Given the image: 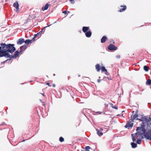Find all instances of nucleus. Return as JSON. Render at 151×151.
<instances>
[{"instance_id":"72a5a7b5","label":"nucleus","mask_w":151,"mask_h":151,"mask_svg":"<svg viewBox=\"0 0 151 151\" xmlns=\"http://www.w3.org/2000/svg\"><path fill=\"white\" fill-rule=\"evenodd\" d=\"M101 80L99 79H98L97 80V82L99 83H100L101 82Z\"/></svg>"},{"instance_id":"cd10ccee","label":"nucleus","mask_w":151,"mask_h":151,"mask_svg":"<svg viewBox=\"0 0 151 151\" xmlns=\"http://www.w3.org/2000/svg\"><path fill=\"white\" fill-rule=\"evenodd\" d=\"M69 0L70 1V2L72 4H74L75 2V1H74V0Z\"/></svg>"},{"instance_id":"4468645a","label":"nucleus","mask_w":151,"mask_h":151,"mask_svg":"<svg viewBox=\"0 0 151 151\" xmlns=\"http://www.w3.org/2000/svg\"><path fill=\"white\" fill-rule=\"evenodd\" d=\"M50 6V5L48 4L47 3L45 4V6L44 7H43L42 8V9L43 11H44L45 10H46L49 7V6Z\"/></svg>"},{"instance_id":"aec40b11","label":"nucleus","mask_w":151,"mask_h":151,"mask_svg":"<svg viewBox=\"0 0 151 151\" xmlns=\"http://www.w3.org/2000/svg\"><path fill=\"white\" fill-rule=\"evenodd\" d=\"M131 144L132 148H135L137 146V144L134 142H131Z\"/></svg>"},{"instance_id":"e433bc0d","label":"nucleus","mask_w":151,"mask_h":151,"mask_svg":"<svg viewBox=\"0 0 151 151\" xmlns=\"http://www.w3.org/2000/svg\"><path fill=\"white\" fill-rule=\"evenodd\" d=\"M63 13H64L65 14H66L67 13V11H63Z\"/></svg>"},{"instance_id":"7c9ffc66","label":"nucleus","mask_w":151,"mask_h":151,"mask_svg":"<svg viewBox=\"0 0 151 151\" xmlns=\"http://www.w3.org/2000/svg\"><path fill=\"white\" fill-rule=\"evenodd\" d=\"M99 130L100 131V132H103V129L102 128H100L99 129Z\"/></svg>"},{"instance_id":"0eeeda50","label":"nucleus","mask_w":151,"mask_h":151,"mask_svg":"<svg viewBox=\"0 0 151 151\" xmlns=\"http://www.w3.org/2000/svg\"><path fill=\"white\" fill-rule=\"evenodd\" d=\"M13 6L16 8V12H18L19 10V4L18 1H16V2L13 4Z\"/></svg>"},{"instance_id":"f3484780","label":"nucleus","mask_w":151,"mask_h":151,"mask_svg":"<svg viewBox=\"0 0 151 151\" xmlns=\"http://www.w3.org/2000/svg\"><path fill=\"white\" fill-rule=\"evenodd\" d=\"M101 71L102 72H105V74H107V70L105 68L104 66H102L101 68Z\"/></svg>"},{"instance_id":"ddd939ff","label":"nucleus","mask_w":151,"mask_h":151,"mask_svg":"<svg viewBox=\"0 0 151 151\" xmlns=\"http://www.w3.org/2000/svg\"><path fill=\"white\" fill-rule=\"evenodd\" d=\"M89 29V27H83L82 28V31L86 33L88 32Z\"/></svg>"},{"instance_id":"09e8293b","label":"nucleus","mask_w":151,"mask_h":151,"mask_svg":"<svg viewBox=\"0 0 151 151\" xmlns=\"http://www.w3.org/2000/svg\"><path fill=\"white\" fill-rule=\"evenodd\" d=\"M42 95H43V96H44L43 94H42Z\"/></svg>"},{"instance_id":"5701e85b","label":"nucleus","mask_w":151,"mask_h":151,"mask_svg":"<svg viewBox=\"0 0 151 151\" xmlns=\"http://www.w3.org/2000/svg\"><path fill=\"white\" fill-rule=\"evenodd\" d=\"M143 68L144 70L146 71H147L148 70V67L146 65H145L144 66Z\"/></svg>"},{"instance_id":"6ab92c4d","label":"nucleus","mask_w":151,"mask_h":151,"mask_svg":"<svg viewBox=\"0 0 151 151\" xmlns=\"http://www.w3.org/2000/svg\"><path fill=\"white\" fill-rule=\"evenodd\" d=\"M96 130L97 132V134L99 136H101L103 135V132H100V131L98 129H97Z\"/></svg>"},{"instance_id":"f257e3e1","label":"nucleus","mask_w":151,"mask_h":151,"mask_svg":"<svg viewBox=\"0 0 151 151\" xmlns=\"http://www.w3.org/2000/svg\"><path fill=\"white\" fill-rule=\"evenodd\" d=\"M0 45V58H9L10 57V54H12L16 50L14 44L1 43Z\"/></svg>"},{"instance_id":"ea45409f","label":"nucleus","mask_w":151,"mask_h":151,"mask_svg":"<svg viewBox=\"0 0 151 151\" xmlns=\"http://www.w3.org/2000/svg\"><path fill=\"white\" fill-rule=\"evenodd\" d=\"M36 37L35 36L32 39V40H35V38Z\"/></svg>"},{"instance_id":"20e7f679","label":"nucleus","mask_w":151,"mask_h":151,"mask_svg":"<svg viewBox=\"0 0 151 151\" xmlns=\"http://www.w3.org/2000/svg\"><path fill=\"white\" fill-rule=\"evenodd\" d=\"M150 128V129H148L147 132L146 133L144 134L145 137L148 139L151 140V127L149 126Z\"/></svg>"},{"instance_id":"f03ea898","label":"nucleus","mask_w":151,"mask_h":151,"mask_svg":"<svg viewBox=\"0 0 151 151\" xmlns=\"http://www.w3.org/2000/svg\"><path fill=\"white\" fill-rule=\"evenodd\" d=\"M137 132L134 134H132L131 136L133 142H135L136 139H142L143 138V135L146 132L145 126L142 125L140 127H137L136 129Z\"/></svg>"},{"instance_id":"9b49d317","label":"nucleus","mask_w":151,"mask_h":151,"mask_svg":"<svg viewBox=\"0 0 151 151\" xmlns=\"http://www.w3.org/2000/svg\"><path fill=\"white\" fill-rule=\"evenodd\" d=\"M34 41V40H30L29 39H27L25 41H24V42L25 44L27 45H28L29 43H32L33 41Z\"/></svg>"},{"instance_id":"dca6fc26","label":"nucleus","mask_w":151,"mask_h":151,"mask_svg":"<svg viewBox=\"0 0 151 151\" xmlns=\"http://www.w3.org/2000/svg\"><path fill=\"white\" fill-rule=\"evenodd\" d=\"M107 39V38L105 36H103L101 39V42L102 43H104L105 42L106 39Z\"/></svg>"},{"instance_id":"603ef678","label":"nucleus","mask_w":151,"mask_h":151,"mask_svg":"<svg viewBox=\"0 0 151 151\" xmlns=\"http://www.w3.org/2000/svg\"><path fill=\"white\" fill-rule=\"evenodd\" d=\"M119 115H117V116H119Z\"/></svg>"},{"instance_id":"39448f33","label":"nucleus","mask_w":151,"mask_h":151,"mask_svg":"<svg viewBox=\"0 0 151 151\" xmlns=\"http://www.w3.org/2000/svg\"><path fill=\"white\" fill-rule=\"evenodd\" d=\"M19 52L17 50L15 52L14 54V55L12 56V55H10V57H9V60H11L12 58H17L19 55Z\"/></svg>"},{"instance_id":"c756f323","label":"nucleus","mask_w":151,"mask_h":151,"mask_svg":"<svg viewBox=\"0 0 151 151\" xmlns=\"http://www.w3.org/2000/svg\"><path fill=\"white\" fill-rule=\"evenodd\" d=\"M109 105H110L111 106V107L113 108L114 107V106L113 105V104L111 103H110L109 104Z\"/></svg>"},{"instance_id":"58836bf2","label":"nucleus","mask_w":151,"mask_h":151,"mask_svg":"<svg viewBox=\"0 0 151 151\" xmlns=\"http://www.w3.org/2000/svg\"><path fill=\"white\" fill-rule=\"evenodd\" d=\"M138 112V110H137L135 111V112H136L135 114H137Z\"/></svg>"},{"instance_id":"a19ab883","label":"nucleus","mask_w":151,"mask_h":151,"mask_svg":"<svg viewBox=\"0 0 151 151\" xmlns=\"http://www.w3.org/2000/svg\"><path fill=\"white\" fill-rule=\"evenodd\" d=\"M97 113H99L100 114H101V112H97Z\"/></svg>"},{"instance_id":"de8ad7c7","label":"nucleus","mask_w":151,"mask_h":151,"mask_svg":"<svg viewBox=\"0 0 151 151\" xmlns=\"http://www.w3.org/2000/svg\"><path fill=\"white\" fill-rule=\"evenodd\" d=\"M68 13H70V12H69V11L68 12Z\"/></svg>"},{"instance_id":"c9c22d12","label":"nucleus","mask_w":151,"mask_h":151,"mask_svg":"<svg viewBox=\"0 0 151 151\" xmlns=\"http://www.w3.org/2000/svg\"><path fill=\"white\" fill-rule=\"evenodd\" d=\"M116 57L118 58H120V56L119 55H118L116 56Z\"/></svg>"},{"instance_id":"a211bd4d","label":"nucleus","mask_w":151,"mask_h":151,"mask_svg":"<svg viewBox=\"0 0 151 151\" xmlns=\"http://www.w3.org/2000/svg\"><path fill=\"white\" fill-rule=\"evenodd\" d=\"M96 69L98 72L100 71L101 68L100 65L99 64H97L96 65Z\"/></svg>"},{"instance_id":"f704fd0d","label":"nucleus","mask_w":151,"mask_h":151,"mask_svg":"<svg viewBox=\"0 0 151 151\" xmlns=\"http://www.w3.org/2000/svg\"><path fill=\"white\" fill-rule=\"evenodd\" d=\"M41 34L40 33V32H39L38 33H37L36 35H41Z\"/></svg>"},{"instance_id":"412c9836","label":"nucleus","mask_w":151,"mask_h":151,"mask_svg":"<svg viewBox=\"0 0 151 151\" xmlns=\"http://www.w3.org/2000/svg\"><path fill=\"white\" fill-rule=\"evenodd\" d=\"M51 24H50L49 25H48L47 26H45V27L43 29H42V30L40 32V33L41 34H43L44 33V31H43V30H44V29L47 27H50Z\"/></svg>"},{"instance_id":"2eb2a0df","label":"nucleus","mask_w":151,"mask_h":151,"mask_svg":"<svg viewBox=\"0 0 151 151\" xmlns=\"http://www.w3.org/2000/svg\"><path fill=\"white\" fill-rule=\"evenodd\" d=\"M91 32L89 31H88L86 32L85 33V35L87 37H90L91 36Z\"/></svg>"},{"instance_id":"8fccbe9b","label":"nucleus","mask_w":151,"mask_h":151,"mask_svg":"<svg viewBox=\"0 0 151 151\" xmlns=\"http://www.w3.org/2000/svg\"><path fill=\"white\" fill-rule=\"evenodd\" d=\"M35 35V37H36V36H37V35Z\"/></svg>"},{"instance_id":"f8f14e48","label":"nucleus","mask_w":151,"mask_h":151,"mask_svg":"<svg viewBox=\"0 0 151 151\" xmlns=\"http://www.w3.org/2000/svg\"><path fill=\"white\" fill-rule=\"evenodd\" d=\"M120 7H123V8L120 9L119 10V12H122L124 11L125 10H126L127 8V6L126 5H124V6L121 5L120 6Z\"/></svg>"},{"instance_id":"9d476101","label":"nucleus","mask_w":151,"mask_h":151,"mask_svg":"<svg viewBox=\"0 0 151 151\" xmlns=\"http://www.w3.org/2000/svg\"><path fill=\"white\" fill-rule=\"evenodd\" d=\"M24 42V39L23 38H21L18 40L17 43L18 45H20L22 44Z\"/></svg>"},{"instance_id":"c03bdc74","label":"nucleus","mask_w":151,"mask_h":151,"mask_svg":"<svg viewBox=\"0 0 151 151\" xmlns=\"http://www.w3.org/2000/svg\"><path fill=\"white\" fill-rule=\"evenodd\" d=\"M53 87H55V85L54 84H53Z\"/></svg>"},{"instance_id":"a18cd8bd","label":"nucleus","mask_w":151,"mask_h":151,"mask_svg":"<svg viewBox=\"0 0 151 151\" xmlns=\"http://www.w3.org/2000/svg\"><path fill=\"white\" fill-rule=\"evenodd\" d=\"M25 141V140H23L22 141V142H24Z\"/></svg>"},{"instance_id":"6e6552de","label":"nucleus","mask_w":151,"mask_h":151,"mask_svg":"<svg viewBox=\"0 0 151 151\" xmlns=\"http://www.w3.org/2000/svg\"><path fill=\"white\" fill-rule=\"evenodd\" d=\"M108 49L110 50H116L117 48L114 45L111 44L108 46Z\"/></svg>"},{"instance_id":"393cba45","label":"nucleus","mask_w":151,"mask_h":151,"mask_svg":"<svg viewBox=\"0 0 151 151\" xmlns=\"http://www.w3.org/2000/svg\"><path fill=\"white\" fill-rule=\"evenodd\" d=\"M137 139V140L136 142L138 144H140L141 142V140L140 139Z\"/></svg>"},{"instance_id":"4c0bfd02","label":"nucleus","mask_w":151,"mask_h":151,"mask_svg":"<svg viewBox=\"0 0 151 151\" xmlns=\"http://www.w3.org/2000/svg\"><path fill=\"white\" fill-rule=\"evenodd\" d=\"M120 117L121 118H123L124 117L123 116V114H122V116H121Z\"/></svg>"},{"instance_id":"a878e982","label":"nucleus","mask_w":151,"mask_h":151,"mask_svg":"<svg viewBox=\"0 0 151 151\" xmlns=\"http://www.w3.org/2000/svg\"><path fill=\"white\" fill-rule=\"evenodd\" d=\"M23 47H25V46H21L20 48V50L19 51V53H21V52H22L23 51V49H22V48Z\"/></svg>"},{"instance_id":"4be33fe9","label":"nucleus","mask_w":151,"mask_h":151,"mask_svg":"<svg viewBox=\"0 0 151 151\" xmlns=\"http://www.w3.org/2000/svg\"><path fill=\"white\" fill-rule=\"evenodd\" d=\"M146 84L150 85L151 84V80L150 79H148L146 82Z\"/></svg>"},{"instance_id":"c85d7f7f","label":"nucleus","mask_w":151,"mask_h":151,"mask_svg":"<svg viewBox=\"0 0 151 151\" xmlns=\"http://www.w3.org/2000/svg\"><path fill=\"white\" fill-rule=\"evenodd\" d=\"M22 46H25V47H23L22 48V49H23V51H24L27 48V46L25 45H23Z\"/></svg>"},{"instance_id":"bb28decb","label":"nucleus","mask_w":151,"mask_h":151,"mask_svg":"<svg viewBox=\"0 0 151 151\" xmlns=\"http://www.w3.org/2000/svg\"><path fill=\"white\" fill-rule=\"evenodd\" d=\"M59 141L62 142L64 141V139L62 137H60L59 138Z\"/></svg>"},{"instance_id":"37998d69","label":"nucleus","mask_w":151,"mask_h":151,"mask_svg":"<svg viewBox=\"0 0 151 151\" xmlns=\"http://www.w3.org/2000/svg\"><path fill=\"white\" fill-rule=\"evenodd\" d=\"M49 84H50V83H47V84L49 86Z\"/></svg>"},{"instance_id":"2f4dec72","label":"nucleus","mask_w":151,"mask_h":151,"mask_svg":"<svg viewBox=\"0 0 151 151\" xmlns=\"http://www.w3.org/2000/svg\"><path fill=\"white\" fill-rule=\"evenodd\" d=\"M113 109H118V107L117 106H114V107L113 108Z\"/></svg>"},{"instance_id":"3c124183","label":"nucleus","mask_w":151,"mask_h":151,"mask_svg":"<svg viewBox=\"0 0 151 151\" xmlns=\"http://www.w3.org/2000/svg\"><path fill=\"white\" fill-rule=\"evenodd\" d=\"M56 22H54V23H56Z\"/></svg>"},{"instance_id":"7ed1b4c3","label":"nucleus","mask_w":151,"mask_h":151,"mask_svg":"<svg viewBox=\"0 0 151 151\" xmlns=\"http://www.w3.org/2000/svg\"><path fill=\"white\" fill-rule=\"evenodd\" d=\"M142 119H139L138 118L136 119L137 120H139L141 121H142V124H141L145 126V124H146L147 125V129L148 127L149 126L151 127V118L150 117H149L148 118L147 117L145 116H142Z\"/></svg>"},{"instance_id":"423d86ee","label":"nucleus","mask_w":151,"mask_h":151,"mask_svg":"<svg viewBox=\"0 0 151 151\" xmlns=\"http://www.w3.org/2000/svg\"><path fill=\"white\" fill-rule=\"evenodd\" d=\"M132 122H131L130 119L129 121L128 122L126 125L125 126L126 128H128L129 129V127H133V123H132Z\"/></svg>"},{"instance_id":"49530a36","label":"nucleus","mask_w":151,"mask_h":151,"mask_svg":"<svg viewBox=\"0 0 151 151\" xmlns=\"http://www.w3.org/2000/svg\"><path fill=\"white\" fill-rule=\"evenodd\" d=\"M53 75L54 76H55V74H53Z\"/></svg>"},{"instance_id":"1a4fd4ad","label":"nucleus","mask_w":151,"mask_h":151,"mask_svg":"<svg viewBox=\"0 0 151 151\" xmlns=\"http://www.w3.org/2000/svg\"><path fill=\"white\" fill-rule=\"evenodd\" d=\"M138 115L137 114H134L133 116H131L130 119L131 122H134V120H136V119L138 118Z\"/></svg>"},{"instance_id":"79ce46f5","label":"nucleus","mask_w":151,"mask_h":151,"mask_svg":"<svg viewBox=\"0 0 151 151\" xmlns=\"http://www.w3.org/2000/svg\"><path fill=\"white\" fill-rule=\"evenodd\" d=\"M2 125H3V124H5V122H3V123H2Z\"/></svg>"},{"instance_id":"b1692460","label":"nucleus","mask_w":151,"mask_h":151,"mask_svg":"<svg viewBox=\"0 0 151 151\" xmlns=\"http://www.w3.org/2000/svg\"><path fill=\"white\" fill-rule=\"evenodd\" d=\"M86 151H90L89 150L91 149L90 147L89 146H86L85 147Z\"/></svg>"},{"instance_id":"473e14b6","label":"nucleus","mask_w":151,"mask_h":151,"mask_svg":"<svg viewBox=\"0 0 151 151\" xmlns=\"http://www.w3.org/2000/svg\"><path fill=\"white\" fill-rule=\"evenodd\" d=\"M9 59H7L6 60H5V61H4V62H3L2 63H1V64L2 63H6L7 61H8V60H9Z\"/></svg>"}]
</instances>
